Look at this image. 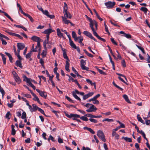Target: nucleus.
<instances>
[{
  "label": "nucleus",
  "instance_id": "obj_6",
  "mask_svg": "<svg viewBox=\"0 0 150 150\" xmlns=\"http://www.w3.org/2000/svg\"><path fill=\"white\" fill-rule=\"evenodd\" d=\"M17 46L18 48L17 51L20 53V51L22 50L25 47V45L22 43H18Z\"/></svg>",
  "mask_w": 150,
  "mask_h": 150
},
{
  "label": "nucleus",
  "instance_id": "obj_17",
  "mask_svg": "<svg viewBox=\"0 0 150 150\" xmlns=\"http://www.w3.org/2000/svg\"><path fill=\"white\" fill-rule=\"evenodd\" d=\"M52 32V30L51 29H47L45 30L43 33L45 34H46L47 35H48L49 36L50 34Z\"/></svg>",
  "mask_w": 150,
  "mask_h": 150
},
{
  "label": "nucleus",
  "instance_id": "obj_16",
  "mask_svg": "<svg viewBox=\"0 0 150 150\" xmlns=\"http://www.w3.org/2000/svg\"><path fill=\"white\" fill-rule=\"evenodd\" d=\"M83 33L86 36L91 38L93 36L88 31H84L83 32Z\"/></svg>",
  "mask_w": 150,
  "mask_h": 150
},
{
  "label": "nucleus",
  "instance_id": "obj_18",
  "mask_svg": "<svg viewBox=\"0 0 150 150\" xmlns=\"http://www.w3.org/2000/svg\"><path fill=\"white\" fill-rule=\"evenodd\" d=\"M32 52L30 51V52L28 53L27 54H25V57L27 59L29 58V60L30 61L31 60H32V59L30 58L31 55H32Z\"/></svg>",
  "mask_w": 150,
  "mask_h": 150
},
{
  "label": "nucleus",
  "instance_id": "obj_35",
  "mask_svg": "<svg viewBox=\"0 0 150 150\" xmlns=\"http://www.w3.org/2000/svg\"><path fill=\"white\" fill-rule=\"evenodd\" d=\"M47 54V51L46 50H43L41 54V55L42 57L44 58L46 57Z\"/></svg>",
  "mask_w": 150,
  "mask_h": 150
},
{
  "label": "nucleus",
  "instance_id": "obj_24",
  "mask_svg": "<svg viewBox=\"0 0 150 150\" xmlns=\"http://www.w3.org/2000/svg\"><path fill=\"white\" fill-rule=\"evenodd\" d=\"M137 119L138 120L141 122L142 124H145V122L142 119V118L140 117L139 115L138 114L137 115Z\"/></svg>",
  "mask_w": 150,
  "mask_h": 150
},
{
  "label": "nucleus",
  "instance_id": "obj_7",
  "mask_svg": "<svg viewBox=\"0 0 150 150\" xmlns=\"http://www.w3.org/2000/svg\"><path fill=\"white\" fill-rule=\"evenodd\" d=\"M31 39L33 41L37 42L38 46L39 45L41 39L39 37L35 36H33L31 37Z\"/></svg>",
  "mask_w": 150,
  "mask_h": 150
},
{
  "label": "nucleus",
  "instance_id": "obj_52",
  "mask_svg": "<svg viewBox=\"0 0 150 150\" xmlns=\"http://www.w3.org/2000/svg\"><path fill=\"white\" fill-rule=\"evenodd\" d=\"M66 98L69 102H72V103H74V101H73L72 100H71L69 97L67 96H65Z\"/></svg>",
  "mask_w": 150,
  "mask_h": 150
},
{
  "label": "nucleus",
  "instance_id": "obj_12",
  "mask_svg": "<svg viewBox=\"0 0 150 150\" xmlns=\"http://www.w3.org/2000/svg\"><path fill=\"white\" fill-rule=\"evenodd\" d=\"M18 60H17L16 62V66H21V61L23 60V58L21 57V59L18 58Z\"/></svg>",
  "mask_w": 150,
  "mask_h": 150
},
{
  "label": "nucleus",
  "instance_id": "obj_1",
  "mask_svg": "<svg viewBox=\"0 0 150 150\" xmlns=\"http://www.w3.org/2000/svg\"><path fill=\"white\" fill-rule=\"evenodd\" d=\"M84 106L87 108H89L86 110V111L88 112H94L97 110V108L93 105L92 104L87 103Z\"/></svg>",
  "mask_w": 150,
  "mask_h": 150
},
{
  "label": "nucleus",
  "instance_id": "obj_43",
  "mask_svg": "<svg viewBox=\"0 0 150 150\" xmlns=\"http://www.w3.org/2000/svg\"><path fill=\"white\" fill-rule=\"evenodd\" d=\"M50 140L53 142H54L55 141L54 138L51 135H50L49 136V137L48 139V141H50Z\"/></svg>",
  "mask_w": 150,
  "mask_h": 150
},
{
  "label": "nucleus",
  "instance_id": "obj_34",
  "mask_svg": "<svg viewBox=\"0 0 150 150\" xmlns=\"http://www.w3.org/2000/svg\"><path fill=\"white\" fill-rule=\"evenodd\" d=\"M3 38H4L7 40H9V38L8 37H7L6 36H5L4 35L1 34V35L0 36V39H3Z\"/></svg>",
  "mask_w": 150,
  "mask_h": 150
},
{
  "label": "nucleus",
  "instance_id": "obj_23",
  "mask_svg": "<svg viewBox=\"0 0 150 150\" xmlns=\"http://www.w3.org/2000/svg\"><path fill=\"white\" fill-rule=\"evenodd\" d=\"M14 127L15 126L14 125H11L12 131L11 134L13 135H14L15 134L16 132V131L14 129Z\"/></svg>",
  "mask_w": 150,
  "mask_h": 150
},
{
  "label": "nucleus",
  "instance_id": "obj_47",
  "mask_svg": "<svg viewBox=\"0 0 150 150\" xmlns=\"http://www.w3.org/2000/svg\"><path fill=\"white\" fill-rule=\"evenodd\" d=\"M64 17L66 18H69L70 19L71 18L72 16L70 13L68 14L67 13V14H66L65 16Z\"/></svg>",
  "mask_w": 150,
  "mask_h": 150
},
{
  "label": "nucleus",
  "instance_id": "obj_62",
  "mask_svg": "<svg viewBox=\"0 0 150 150\" xmlns=\"http://www.w3.org/2000/svg\"><path fill=\"white\" fill-rule=\"evenodd\" d=\"M72 36L73 38H75L76 36V35L74 31H72Z\"/></svg>",
  "mask_w": 150,
  "mask_h": 150
},
{
  "label": "nucleus",
  "instance_id": "obj_32",
  "mask_svg": "<svg viewBox=\"0 0 150 150\" xmlns=\"http://www.w3.org/2000/svg\"><path fill=\"white\" fill-rule=\"evenodd\" d=\"M140 133L142 135L144 138L147 141H148V139L146 137V135L144 132L142 130L140 131Z\"/></svg>",
  "mask_w": 150,
  "mask_h": 150
},
{
  "label": "nucleus",
  "instance_id": "obj_56",
  "mask_svg": "<svg viewBox=\"0 0 150 150\" xmlns=\"http://www.w3.org/2000/svg\"><path fill=\"white\" fill-rule=\"evenodd\" d=\"M42 12L43 14L46 15L47 16H48V15L49 14V12L47 10H45V11L43 10V11Z\"/></svg>",
  "mask_w": 150,
  "mask_h": 150
},
{
  "label": "nucleus",
  "instance_id": "obj_45",
  "mask_svg": "<svg viewBox=\"0 0 150 150\" xmlns=\"http://www.w3.org/2000/svg\"><path fill=\"white\" fill-rule=\"evenodd\" d=\"M80 62L81 66H85L86 64V62L83 59H81V60Z\"/></svg>",
  "mask_w": 150,
  "mask_h": 150
},
{
  "label": "nucleus",
  "instance_id": "obj_61",
  "mask_svg": "<svg viewBox=\"0 0 150 150\" xmlns=\"http://www.w3.org/2000/svg\"><path fill=\"white\" fill-rule=\"evenodd\" d=\"M83 38H81L80 39V40H79V43L81 45H82V46L84 45V44L82 42V41H83Z\"/></svg>",
  "mask_w": 150,
  "mask_h": 150
},
{
  "label": "nucleus",
  "instance_id": "obj_60",
  "mask_svg": "<svg viewBox=\"0 0 150 150\" xmlns=\"http://www.w3.org/2000/svg\"><path fill=\"white\" fill-rule=\"evenodd\" d=\"M86 80L87 83H90L91 85H93V83L92 81L90 79H87Z\"/></svg>",
  "mask_w": 150,
  "mask_h": 150
},
{
  "label": "nucleus",
  "instance_id": "obj_44",
  "mask_svg": "<svg viewBox=\"0 0 150 150\" xmlns=\"http://www.w3.org/2000/svg\"><path fill=\"white\" fill-rule=\"evenodd\" d=\"M37 50L35 48H34V45L33 44L32 45V49L30 51L32 52H37Z\"/></svg>",
  "mask_w": 150,
  "mask_h": 150
},
{
  "label": "nucleus",
  "instance_id": "obj_9",
  "mask_svg": "<svg viewBox=\"0 0 150 150\" xmlns=\"http://www.w3.org/2000/svg\"><path fill=\"white\" fill-rule=\"evenodd\" d=\"M94 94L93 92H89L87 94L84 95L83 97V99L85 100L89 97L91 96Z\"/></svg>",
  "mask_w": 150,
  "mask_h": 150
},
{
  "label": "nucleus",
  "instance_id": "obj_40",
  "mask_svg": "<svg viewBox=\"0 0 150 150\" xmlns=\"http://www.w3.org/2000/svg\"><path fill=\"white\" fill-rule=\"evenodd\" d=\"M94 25V21H93L92 22L90 23V27L91 28L92 30H95L93 28V25Z\"/></svg>",
  "mask_w": 150,
  "mask_h": 150
},
{
  "label": "nucleus",
  "instance_id": "obj_11",
  "mask_svg": "<svg viewBox=\"0 0 150 150\" xmlns=\"http://www.w3.org/2000/svg\"><path fill=\"white\" fill-rule=\"evenodd\" d=\"M62 19V21L64 22V23L66 24H68L70 23V21L69 20H67V18H66L65 17H64L63 16H62L61 17Z\"/></svg>",
  "mask_w": 150,
  "mask_h": 150
},
{
  "label": "nucleus",
  "instance_id": "obj_53",
  "mask_svg": "<svg viewBox=\"0 0 150 150\" xmlns=\"http://www.w3.org/2000/svg\"><path fill=\"white\" fill-rule=\"evenodd\" d=\"M93 104L98 105L99 104V101L97 100H93Z\"/></svg>",
  "mask_w": 150,
  "mask_h": 150
},
{
  "label": "nucleus",
  "instance_id": "obj_19",
  "mask_svg": "<svg viewBox=\"0 0 150 150\" xmlns=\"http://www.w3.org/2000/svg\"><path fill=\"white\" fill-rule=\"evenodd\" d=\"M16 82L18 83H20L21 82V80L18 75L14 77Z\"/></svg>",
  "mask_w": 150,
  "mask_h": 150
},
{
  "label": "nucleus",
  "instance_id": "obj_33",
  "mask_svg": "<svg viewBox=\"0 0 150 150\" xmlns=\"http://www.w3.org/2000/svg\"><path fill=\"white\" fill-rule=\"evenodd\" d=\"M3 12L4 14V15L9 18L11 21L13 22V19L7 13L5 12Z\"/></svg>",
  "mask_w": 150,
  "mask_h": 150
},
{
  "label": "nucleus",
  "instance_id": "obj_64",
  "mask_svg": "<svg viewBox=\"0 0 150 150\" xmlns=\"http://www.w3.org/2000/svg\"><path fill=\"white\" fill-rule=\"evenodd\" d=\"M25 142L27 143H29L30 142V139L28 138L27 139L25 140Z\"/></svg>",
  "mask_w": 150,
  "mask_h": 150
},
{
  "label": "nucleus",
  "instance_id": "obj_57",
  "mask_svg": "<svg viewBox=\"0 0 150 150\" xmlns=\"http://www.w3.org/2000/svg\"><path fill=\"white\" fill-rule=\"evenodd\" d=\"M58 141L60 143H62L63 142L62 139L60 138L59 136H58Z\"/></svg>",
  "mask_w": 150,
  "mask_h": 150
},
{
  "label": "nucleus",
  "instance_id": "obj_21",
  "mask_svg": "<svg viewBox=\"0 0 150 150\" xmlns=\"http://www.w3.org/2000/svg\"><path fill=\"white\" fill-rule=\"evenodd\" d=\"M123 97L127 102L129 103H131V102L129 100L128 96L126 95H124L123 96Z\"/></svg>",
  "mask_w": 150,
  "mask_h": 150
},
{
  "label": "nucleus",
  "instance_id": "obj_10",
  "mask_svg": "<svg viewBox=\"0 0 150 150\" xmlns=\"http://www.w3.org/2000/svg\"><path fill=\"white\" fill-rule=\"evenodd\" d=\"M67 5L66 3H64V7L63 13L64 14V16H65L66 14H67Z\"/></svg>",
  "mask_w": 150,
  "mask_h": 150
},
{
  "label": "nucleus",
  "instance_id": "obj_8",
  "mask_svg": "<svg viewBox=\"0 0 150 150\" xmlns=\"http://www.w3.org/2000/svg\"><path fill=\"white\" fill-rule=\"evenodd\" d=\"M65 114L67 117L70 118H72V117H79V115L76 114H71L70 115H69L68 113H67L66 112H65Z\"/></svg>",
  "mask_w": 150,
  "mask_h": 150
},
{
  "label": "nucleus",
  "instance_id": "obj_31",
  "mask_svg": "<svg viewBox=\"0 0 150 150\" xmlns=\"http://www.w3.org/2000/svg\"><path fill=\"white\" fill-rule=\"evenodd\" d=\"M33 110L34 111H36L37 110H38L39 108L35 104H32Z\"/></svg>",
  "mask_w": 150,
  "mask_h": 150
},
{
  "label": "nucleus",
  "instance_id": "obj_2",
  "mask_svg": "<svg viewBox=\"0 0 150 150\" xmlns=\"http://www.w3.org/2000/svg\"><path fill=\"white\" fill-rule=\"evenodd\" d=\"M4 31L11 35L16 36L21 40L23 39V38L20 35L14 33H12L11 32V30H6Z\"/></svg>",
  "mask_w": 150,
  "mask_h": 150
},
{
  "label": "nucleus",
  "instance_id": "obj_51",
  "mask_svg": "<svg viewBox=\"0 0 150 150\" xmlns=\"http://www.w3.org/2000/svg\"><path fill=\"white\" fill-rule=\"evenodd\" d=\"M96 68H97V69L98 70V71H99V73H100V74H106L105 73V72H103L102 70H101L100 69H98V68H97V67H96Z\"/></svg>",
  "mask_w": 150,
  "mask_h": 150
},
{
  "label": "nucleus",
  "instance_id": "obj_36",
  "mask_svg": "<svg viewBox=\"0 0 150 150\" xmlns=\"http://www.w3.org/2000/svg\"><path fill=\"white\" fill-rule=\"evenodd\" d=\"M114 121V120L112 119H110L109 118H105L103 119V121H107L109 122H113Z\"/></svg>",
  "mask_w": 150,
  "mask_h": 150
},
{
  "label": "nucleus",
  "instance_id": "obj_15",
  "mask_svg": "<svg viewBox=\"0 0 150 150\" xmlns=\"http://www.w3.org/2000/svg\"><path fill=\"white\" fill-rule=\"evenodd\" d=\"M69 44L72 47L74 48H76V45L74 43L73 41L72 40L71 38H69Z\"/></svg>",
  "mask_w": 150,
  "mask_h": 150
},
{
  "label": "nucleus",
  "instance_id": "obj_14",
  "mask_svg": "<svg viewBox=\"0 0 150 150\" xmlns=\"http://www.w3.org/2000/svg\"><path fill=\"white\" fill-rule=\"evenodd\" d=\"M57 35L59 37L62 38L63 37V34L61 32L59 28L57 29Z\"/></svg>",
  "mask_w": 150,
  "mask_h": 150
},
{
  "label": "nucleus",
  "instance_id": "obj_50",
  "mask_svg": "<svg viewBox=\"0 0 150 150\" xmlns=\"http://www.w3.org/2000/svg\"><path fill=\"white\" fill-rule=\"evenodd\" d=\"M93 115L91 114L88 113L85 115V116L89 117H90L91 118H93Z\"/></svg>",
  "mask_w": 150,
  "mask_h": 150
},
{
  "label": "nucleus",
  "instance_id": "obj_58",
  "mask_svg": "<svg viewBox=\"0 0 150 150\" xmlns=\"http://www.w3.org/2000/svg\"><path fill=\"white\" fill-rule=\"evenodd\" d=\"M38 110L41 113L44 115L45 116V113L44 112V110L41 109V108H39L38 109Z\"/></svg>",
  "mask_w": 150,
  "mask_h": 150
},
{
  "label": "nucleus",
  "instance_id": "obj_55",
  "mask_svg": "<svg viewBox=\"0 0 150 150\" xmlns=\"http://www.w3.org/2000/svg\"><path fill=\"white\" fill-rule=\"evenodd\" d=\"M11 115L10 113L9 112H8L6 115V118L8 119H10V118L9 117V116Z\"/></svg>",
  "mask_w": 150,
  "mask_h": 150
},
{
  "label": "nucleus",
  "instance_id": "obj_26",
  "mask_svg": "<svg viewBox=\"0 0 150 150\" xmlns=\"http://www.w3.org/2000/svg\"><path fill=\"white\" fill-rule=\"evenodd\" d=\"M122 138L125 139L126 142H132V140L131 138L123 137Z\"/></svg>",
  "mask_w": 150,
  "mask_h": 150
},
{
  "label": "nucleus",
  "instance_id": "obj_5",
  "mask_svg": "<svg viewBox=\"0 0 150 150\" xmlns=\"http://www.w3.org/2000/svg\"><path fill=\"white\" fill-rule=\"evenodd\" d=\"M36 91L39 93L41 97H43L44 98H47V94L46 92L41 91L38 89H37Z\"/></svg>",
  "mask_w": 150,
  "mask_h": 150
},
{
  "label": "nucleus",
  "instance_id": "obj_4",
  "mask_svg": "<svg viewBox=\"0 0 150 150\" xmlns=\"http://www.w3.org/2000/svg\"><path fill=\"white\" fill-rule=\"evenodd\" d=\"M115 3L114 2H112L110 1L105 3V5L108 8H111L115 5Z\"/></svg>",
  "mask_w": 150,
  "mask_h": 150
},
{
  "label": "nucleus",
  "instance_id": "obj_20",
  "mask_svg": "<svg viewBox=\"0 0 150 150\" xmlns=\"http://www.w3.org/2000/svg\"><path fill=\"white\" fill-rule=\"evenodd\" d=\"M24 78L23 81H26L27 83H29L30 82V79L28 78L25 76H23Z\"/></svg>",
  "mask_w": 150,
  "mask_h": 150
},
{
  "label": "nucleus",
  "instance_id": "obj_59",
  "mask_svg": "<svg viewBox=\"0 0 150 150\" xmlns=\"http://www.w3.org/2000/svg\"><path fill=\"white\" fill-rule=\"evenodd\" d=\"M30 86L32 87L34 90H35L36 89L35 87L30 82L28 83Z\"/></svg>",
  "mask_w": 150,
  "mask_h": 150
},
{
  "label": "nucleus",
  "instance_id": "obj_63",
  "mask_svg": "<svg viewBox=\"0 0 150 150\" xmlns=\"http://www.w3.org/2000/svg\"><path fill=\"white\" fill-rule=\"evenodd\" d=\"M111 42L114 45H117V44L116 42L115 41L113 38H111Z\"/></svg>",
  "mask_w": 150,
  "mask_h": 150
},
{
  "label": "nucleus",
  "instance_id": "obj_3",
  "mask_svg": "<svg viewBox=\"0 0 150 150\" xmlns=\"http://www.w3.org/2000/svg\"><path fill=\"white\" fill-rule=\"evenodd\" d=\"M97 135L99 138L102 141L104 142L106 141L104 134L102 131L100 130H99L98 132Z\"/></svg>",
  "mask_w": 150,
  "mask_h": 150
},
{
  "label": "nucleus",
  "instance_id": "obj_38",
  "mask_svg": "<svg viewBox=\"0 0 150 150\" xmlns=\"http://www.w3.org/2000/svg\"><path fill=\"white\" fill-rule=\"evenodd\" d=\"M26 114L25 112H23L22 113V115L21 118L22 119H24L26 118Z\"/></svg>",
  "mask_w": 150,
  "mask_h": 150
},
{
  "label": "nucleus",
  "instance_id": "obj_29",
  "mask_svg": "<svg viewBox=\"0 0 150 150\" xmlns=\"http://www.w3.org/2000/svg\"><path fill=\"white\" fill-rule=\"evenodd\" d=\"M33 99L35 101H37L39 104L42 105L41 103L40 102L39 98L37 96H36V95L34 97V98Z\"/></svg>",
  "mask_w": 150,
  "mask_h": 150
},
{
  "label": "nucleus",
  "instance_id": "obj_42",
  "mask_svg": "<svg viewBox=\"0 0 150 150\" xmlns=\"http://www.w3.org/2000/svg\"><path fill=\"white\" fill-rule=\"evenodd\" d=\"M89 120L91 122L94 123H97L98 122V121L94 119H93L92 118H90L89 119Z\"/></svg>",
  "mask_w": 150,
  "mask_h": 150
},
{
  "label": "nucleus",
  "instance_id": "obj_54",
  "mask_svg": "<svg viewBox=\"0 0 150 150\" xmlns=\"http://www.w3.org/2000/svg\"><path fill=\"white\" fill-rule=\"evenodd\" d=\"M0 91L2 94V97H3L4 94H5V92L4 89L3 88H2L1 87L0 88Z\"/></svg>",
  "mask_w": 150,
  "mask_h": 150
},
{
  "label": "nucleus",
  "instance_id": "obj_46",
  "mask_svg": "<svg viewBox=\"0 0 150 150\" xmlns=\"http://www.w3.org/2000/svg\"><path fill=\"white\" fill-rule=\"evenodd\" d=\"M92 31L93 32V35L95 36H96L98 38L99 36L98 35L95 30H92Z\"/></svg>",
  "mask_w": 150,
  "mask_h": 150
},
{
  "label": "nucleus",
  "instance_id": "obj_13",
  "mask_svg": "<svg viewBox=\"0 0 150 150\" xmlns=\"http://www.w3.org/2000/svg\"><path fill=\"white\" fill-rule=\"evenodd\" d=\"M13 50L15 55L17 56V57L19 59H21V56L20 55L19 53L18 52L16 51V48L15 46L13 47Z\"/></svg>",
  "mask_w": 150,
  "mask_h": 150
},
{
  "label": "nucleus",
  "instance_id": "obj_48",
  "mask_svg": "<svg viewBox=\"0 0 150 150\" xmlns=\"http://www.w3.org/2000/svg\"><path fill=\"white\" fill-rule=\"evenodd\" d=\"M63 56L64 59H66V60H68V58L67 55V54L65 52H63Z\"/></svg>",
  "mask_w": 150,
  "mask_h": 150
},
{
  "label": "nucleus",
  "instance_id": "obj_37",
  "mask_svg": "<svg viewBox=\"0 0 150 150\" xmlns=\"http://www.w3.org/2000/svg\"><path fill=\"white\" fill-rule=\"evenodd\" d=\"M80 118L82 120L85 121H87L88 120V119L86 116H82L81 117H80Z\"/></svg>",
  "mask_w": 150,
  "mask_h": 150
},
{
  "label": "nucleus",
  "instance_id": "obj_39",
  "mask_svg": "<svg viewBox=\"0 0 150 150\" xmlns=\"http://www.w3.org/2000/svg\"><path fill=\"white\" fill-rule=\"evenodd\" d=\"M53 77H54V75H52V76H51V77H50V80L51 83H52V86H55V84L52 80V79H53Z\"/></svg>",
  "mask_w": 150,
  "mask_h": 150
},
{
  "label": "nucleus",
  "instance_id": "obj_30",
  "mask_svg": "<svg viewBox=\"0 0 150 150\" xmlns=\"http://www.w3.org/2000/svg\"><path fill=\"white\" fill-rule=\"evenodd\" d=\"M136 46L137 47V48L139 49L140 50H141L142 52L144 54L145 53V52L144 50V49L143 48L141 47V46H140L137 45H136Z\"/></svg>",
  "mask_w": 150,
  "mask_h": 150
},
{
  "label": "nucleus",
  "instance_id": "obj_25",
  "mask_svg": "<svg viewBox=\"0 0 150 150\" xmlns=\"http://www.w3.org/2000/svg\"><path fill=\"white\" fill-rule=\"evenodd\" d=\"M72 95L77 100L81 101V100L80 98H79L75 93L73 91L72 92Z\"/></svg>",
  "mask_w": 150,
  "mask_h": 150
},
{
  "label": "nucleus",
  "instance_id": "obj_28",
  "mask_svg": "<svg viewBox=\"0 0 150 150\" xmlns=\"http://www.w3.org/2000/svg\"><path fill=\"white\" fill-rule=\"evenodd\" d=\"M140 10L142 11H143L144 13L146 14L147 13L148 11V9L147 8L145 7H142L140 9Z\"/></svg>",
  "mask_w": 150,
  "mask_h": 150
},
{
  "label": "nucleus",
  "instance_id": "obj_22",
  "mask_svg": "<svg viewBox=\"0 0 150 150\" xmlns=\"http://www.w3.org/2000/svg\"><path fill=\"white\" fill-rule=\"evenodd\" d=\"M5 53L8 57L10 61L11 62H12L13 59L12 58L11 55L9 53L7 52H5Z\"/></svg>",
  "mask_w": 150,
  "mask_h": 150
},
{
  "label": "nucleus",
  "instance_id": "obj_49",
  "mask_svg": "<svg viewBox=\"0 0 150 150\" xmlns=\"http://www.w3.org/2000/svg\"><path fill=\"white\" fill-rule=\"evenodd\" d=\"M62 30V32H64L65 33V34H66L67 36L68 37V38L69 39V38H71V37L70 36L69 34L68 33L66 30Z\"/></svg>",
  "mask_w": 150,
  "mask_h": 150
},
{
  "label": "nucleus",
  "instance_id": "obj_41",
  "mask_svg": "<svg viewBox=\"0 0 150 150\" xmlns=\"http://www.w3.org/2000/svg\"><path fill=\"white\" fill-rule=\"evenodd\" d=\"M123 36L128 39H130L132 38L131 35L129 34L125 33V35H123Z\"/></svg>",
  "mask_w": 150,
  "mask_h": 150
},
{
  "label": "nucleus",
  "instance_id": "obj_27",
  "mask_svg": "<svg viewBox=\"0 0 150 150\" xmlns=\"http://www.w3.org/2000/svg\"><path fill=\"white\" fill-rule=\"evenodd\" d=\"M1 56L2 57V58L3 60V62L4 64L5 65L6 64V58L5 56V55L3 54H1Z\"/></svg>",
  "mask_w": 150,
  "mask_h": 150
}]
</instances>
